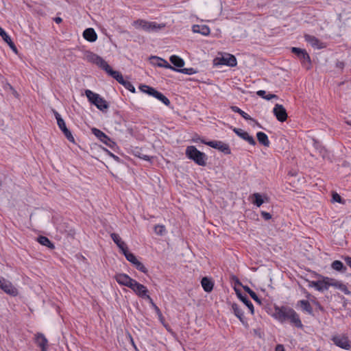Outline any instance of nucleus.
I'll list each match as a JSON object with an SVG mask.
<instances>
[{
	"instance_id": "7ed1b4c3",
	"label": "nucleus",
	"mask_w": 351,
	"mask_h": 351,
	"mask_svg": "<svg viewBox=\"0 0 351 351\" xmlns=\"http://www.w3.org/2000/svg\"><path fill=\"white\" fill-rule=\"evenodd\" d=\"M84 59L90 63L97 65L104 70L108 75L113 69L110 66L99 56L93 52L87 51L84 54Z\"/></svg>"
},
{
	"instance_id": "a878e982",
	"label": "nucleus",
	"mask_w": 351,
	"mask_h": 351,
	"mask_svg": "<svg viewBox=\"0 0 351 351\" xmlns=\"http://www.w3.org/2000/svg\"><path fill=\"white\" fill-rule=\"evenodd\" d=\"M194 33H199L204 36H208L210 32V28L206 25H194L192 27Z\"/></svg>"
},
{
	"instance_id": "ea45409f",
	"label": "nucleus",
	"mask_w": 351,
	"mask_h": 351,
	"mask_svg": "<svg viewBox=\"0 0 351 351\" xmlns=\"http://www.w3.org/2000/svg\"><path fill=\"white\" fill-rule=\"evenodd\" d=\"M341 283L342 282L340 280L330 278V287H332L338 289Z\"/></svg>"
},
{
	"instance_id": "b1692460",
	"label": "nucleus",
	"mask_w": 351,
	"mask_h": 351,
	"mask_svg": "<svg viewBox=\"0 0 351 351\" xmlns=\"http://www.w3.org/2000/svg\"><path fill=\"white\" fill-rule=\"evenodd\" d=\"M317 291H324L328 290L330 287V278L322 276L320 280H317Z\"/></svg>"
},
{
	"instance_id": "de8ad7c7",
	"label": "nucleus",
	"mask_w": 351,
	"mask_h": 351,
	"mask_svg": "<svg viewBox=\"0 0 351 351\" xmlns=\"http://www.w3.org/2000/svg\"><path fill=\"white\" fill-rule=\"evenodd\" d=\"M2 38L8 45L12 42L11 38L8 34Z\"/></svg>"
},
{
	"instance_id": "c756f323",
	"label": "nucleus",
	"mask_w": 351,
	"mask_h": 351,
	"mask_svg": "<svg viewBox=\"0 0 351 351\" xmlns=\"http://www.w3.org/2000/svg\"><path fill=\"white\" fill-rule=\"evenodd\" d=\"M170 62L176 67L182 68L184 65V61L180 57L173 55L169 58Z\"/></svg>"
},
{
	"instance_id": "5701e85b",
	"label": "nucleus",
	"mask_w": 351,
	"mask_h": 351,
	"mask_svg": "<svg viewBox=\"0 0 351 351\" xmlns=\"http://www.w3.org/2000/svg\"><path fill=\"white\" fill-rule=\"evenodd\" d=\"M83 37L88 42H95L97 39V35L93 28H87L83 32Z\"/></svg>"
},
{
	"instance_id": "bf43d9fd",
	"label": "nucleus",
	"mask_w": 351,
	"mask_h": 351,
	"mask_svg": "<svg viewBox=\"0 0 351 351\" xmlns=\"http://www.w3.org/2000/svg\"><path fill=\"white\" fill-rule=\"evenodd\" d=\"M54 21L56 23H60L62 22V20L60 17H56L55 18Z\"/></svg>"
},
{
	"instance_id": "f3484780",
	"label": "nucleus",
	"mask_w": 351,
	"mask_h": 351,
	"mask_svg": "<svg viewBox=\"0 0 351 351\" xmlns=\"http://www.w3.org/2000/svg\"><path fill=\"white\" fill-rule=\"evenodd\" d=\"M232 130L238 136L247 141L249 144L252 145H256V141L253 136H250L247 132L236 128H234Z\"/></svg>"
},
{
	"instance_id": "8fccbe9b",
	"label": "nucleus",
	"mask_w": 351,
	"mask_h": 351,
	"mask_svg": "<svg viewBox=\"0 0 351 351\" xmlns=\"http://www.w3.org/2000/svg\"><path fill=\"white\" fill-rule=\"evenodd\" d=\"M274 351H285L284 346L282 344H278L276 346Z\"/></svg>"
},
{
	"instance_id": "37998d69",
	"label": "nucleus",
	"mask_w": 351,
	"mask_h": 351,
	"mask_svg": "<svg viewBox=\"0 0 351 351\" xmlns=\"http://www.w3.org/2000/svg\"><path fill=\"white\" fill-rule=\"evenodd\" d=\"M332 201L338 203H342V199L341 196L337 193L332 194Z\"/></svg>"
},
{
	"instance_id": "f704fd0d",
	"label": "nucleus",
	"mask_w": 351,
	"mask_h": 351,
	"mask_svg": "<svg viewBox=\"0 0 351 351\" xmlns=\"http://www.w3.org/2000/svg\"><path fill=\"white\" fill-rule=\"evenodd\" d=\"M230 108L233 112L239 113L245 120H253L248 114L240 109L239 107L233 106H231Z\"/></svg>"
},
{
	"instance_id": "69168bd1",
	"label": "nucleus",
	"mask_w": 351,
	"mask_h": 351,
	"mask_svg": "<svg viewBox=\"0 0 351 351\" xmlns=\"http://www.w3.org/2000/svg\"><path fill=\"white\" fill-rule=\"evenodd\" d=\"M160 319H162V315L161 317H159Z\"/></svg>"
},
{
	"instance_id": "6ab92c4d",
	"label": "nucleus",
	"mask_w": 351,
	"mask_h": 351,
	"mask_svg": "<svg viewBox=\"0 0 351 351\" xmlns=\"http://www.w3.org/2000/svg\"><path fill=\"white\" fill-rule=\"evenodd\" d=\"M151 62L152 64L155 66H158L159 67H163L166 69H169L171 70H176V69L169 64L167 60L162 59L161 58L157 56H153L151 58Z\"/></svg>"
},
{
	"instance_id": "393cba45",
	"label": "nucleus",
	"mask_w": 351,
	"mask_h": 351,
	"mask_svg": "<svg viewBox=\"0 0 351 351\" xmlns=\"http://www.w3.org/2000/svg\"><path fill=\"white\" fill-rule=\"evenodd\" d=\"M264 198L267 199L266 196H263L258 193H254L250 196L252 203L257 207H260L265 202Z\"/></svg>"
},
{
	"instance_id": "39448f33",
	"label": "nucleus",
	"mask_w": 351,
	"mask_h": 351,
	"mask_svg": "<svg viewBox=\"0 0 351 351\" xmlns=\"http://www.w3.org/2000/svg\"><path fill=\"white\" fill-rule=\"evenodd\" d=\"M85 95L90 103L95 105L100 110H106L108 108L107 101L99 94L93 92L90 90H86Z\"/></svg>"
},
{
	"instance_id": "c9c22d12",
	"label": "nucleus",
	"mask_w": 351,
	"mask_h": 351,
	"mask_svg": "<svg viewBox=\"0 0 351 351\" xmlns=\"http://www.w3.org/2000/svg\"><path fill=\"white\" fill-rule=\"evenodd\" d=\"M239 298L247 306L251 313H254V306L252 303L249 300V299L246 296H242L239 295Z\"/></svg>"
},
{
	"instance_id": "4c0bfd02",
	"label": "nucleus",
	"mask_w": 351,
	"mask_h": 351,
	"mask_svg": "<svg viewBox=\"0 0 351 351\" xmlns=\"http://www.w3.org/2000/svg\"><path fill=\"white\" fill-rule=\"evenodd\" d=\"M166 228L165 226L156 225L154 227V232L158 235H163L165 233Z\"/></svg>"
},
{
	"instance_id": "72a5a7b5",
	"label": "nucleus",
	"mask_w": 351,
	"mask_h": 351,
	"mask_svg": "<svg viewBox=\"0 0 351 351\" xmlns=\"http://www.w3.org/2000/svg\"><path fill=\"white\" fill-rule=\"evenodd\" d=\"M122 253L124 254L127 261L133 265H134L138 261L134 254L129 252L128 248L125 250V251H123Z\"/></svg>"
},
{
	"instance_id": "5fc2aeb1",
	"label": "nucleus",
	"mask_w": 351,
	"mask_h": 351,
	"mask_svg": "<svg viewBox=\"0 0 351 351\" xmlns=\"http://www.w3.org/2000/svg\"><path fill=\"white\" fill-rule=\"evenodd\" d=\"M153 307L154 308V309L156 311V313L158 315V316L161 317L162 316V313H161L160 309L158 308V307L156 304H154Z\"/></svg>"
},
{
	"instance_id": "864d4df0",
	"label": "nucleus",
	"mask_w": 351,
	"mask_h": 351,
	"mask_svg": "<svg viewBox=\"0 0 351 351\" xmlns=\"http://www.w3.org/2000/svg\"><path fill=\"white\" fill-rule=\"evenodd\" d=\"M310 286L314 287L316 290H317V281H311L310 282Z\"/></svg>"
},
{
	"instance_id": "f257e3e1",
	"label": "nucleus",
	"mask_w": 351,
	"mask_h": 351,
	"mask_svg": "<svg viewBox=\"0 0 351 351\" xmlns=\"http://www.w3.org/2000/svg\"><path fill=\"white\" fill-rule=\"evenodd\" d=\"M274 316L281 323L289 321L297 328L302 327L298 314L291 308L287 306L275 307Z\"/></svg>"
},
{
	"instance_id": "423d86ee",
	"label": "nucleus",
	"mask_w": 351,
	"mask_h": 351,
	"mask_svg": "<svg viewBox=\"0 0 351 351\" xmlns=\"http://www.w3.org/2000/svg\"><path fill=\"white\" fill-rule=\"evenodd\" d=\"M139 89L142 92L147 93L148 95H152V96L154 97L155 98L158 99V100L162 101L166 106H169L170 104V101L167 97H165L163 94H162L161 93L157 91L156 90H155L154 88H153L149 86L141 85L139 86Z\"/></svg>"
},
{
	"instance_id": "412c9836",
	"label": "nucleus",
	"mask_w": 351,
	"mask_h": 351,
	"mask_svg": "<svg viewBox=\"0 0 351 351\" xmlns=\"http://www.w3.org/2000/svg\"><path fill=\"white\" fill-rule=\"evenodd\" d=\"M291 51L295 53L298 56V58L302 60L304 63H310V56L304 49H302L298 47H292Z\"/></svg>"
},
{
	"instance_id": "473e14b6",
	"label": "nucleus",
	"mask_w": 351,
	"mask_h": 351,
	"mask_svg": "<svg viewBox=\"0 0 351 351\" xmlns=\"http://www.w3.org/2000/svg\"><path fill=\"white\" fill-rule=\"evenodd\" d=\"M298 305H300L302 307V308L303 309V311H306L307 313H308L310 314L312 313L313 308H312L310 303L307 300H300L298 302Z\"/></svg>"
},
{
	"instance_id": "0eeeda50",
	"label": "nucleus",
	"mask_w": 351,
	"mask_h": 351,
	"mask_svg": "<svg viewBox=\"0 0 351 351\" xmlns=\"http://www.w3.org/2000/svg\"><path fill=\"white\" fill-rule=\"evenodd\" d=\"M53 114L57 121V124L60 129V130L63 132L66 138L70 141L73 143L74 138L71 134V132L68 130L66 126V123L63 119L61 117V115L55 110H53Z\"/></svg>"
},
{
	"instance_id": "e433bc0d",
	"label": "nucleus",
	"mask_w": 351,
	"mask_h": 351,
	"mask_svg": "<svg viewBox=\"0 0 351 351\" xmlns=\"http://www.w3.org/2000/svg\"><path fill=\"white\" fill-rule=\"evenodd\" d=\"M244 289L250 294V295L251 296V298L255 301L258 304H261V300L259 299V298L258 297V295H256V293L252 291L250 288H249L248 287H246L244 288Z\"/></svg>"
},
{
	"instance_id": "0e129e2a",
	"label": "nucleus",
	"mask_w": 351,
	"mask_h": 351,
	"mask_svg": "<svg viewBox=\"0 0 351 351\" xmlns=\"http://www.w3.org/2000/svg\"><path fill=\"white\" fill-rule=\"evenodd\" d=\"M346 123L349 125H351V121H346Z\"/></svg>"
},
{
	"instance_id": "c85d7f7f",
	"label": "nucleus",
	"mask_w": 351,
	"mask_h": 351,
	"mask_svg": "<svg viewBox=\"0 0 351 351\" xmlns=\"http://www.w3.org/2000/svg\"><path fill=\"white\" fill-rule=\"evenodd\" d=\"M256 137L258 141V142L263 145L265 147H269L270 142L269 141L267 135L263 132H258L256 134Z\"/></svg>"
},
{
	"instance_id": "ddd939ff",
	"label": "nucleus",
	"mask_w": 351,
	"mask_h": 351,
	"mask_svg": "<svg viewBox=\"0 0 351 351\" xmlns=\"http://www.w3.org/2000/svg\"><path fill=\"white\" fill-rule=\"evenodd\" d=\"M273 113L280 122H284L287 119L286 109L281 104H276L273 109Z\"/></svg>"
},
{
	"instance_id": "a18cd8bd",
	"label": "nucleus",
	"mask_w": 351,
	"mask_h": 351,
	"mask_svg": "<svg viewBox=\"0 0 351 351\" xmlns=\"http://www.w3.org/2000/svg\"><path fill=\"white\" fill-rule=\"evenodd\" d=\"M256 95H258L259 97L265 99V97H266V91L263 90H258L256 92Z\"/></svg>"
},
{
	"instance_id": "cd10ccee",
	"label": "nucleus",
	"mask_w": 351,
	"mask_h": 351,
	"mask_svg": "<svg viewBox=\"0 0 351 351\" xmlns=\"http://www.w3.org/2000/svg\"><path fill=\"white\" fill-rule=\"evenodd\" d=\"M201 285L206 292H210L214 286L213 281L207 277H204L202 279Z\"/></svg>"
},
{
	"instance_id": "79ce46f5",
	"label": "nucleus",
	"mask_w": 351,
	"mask_h": 351,
	"mask_svg": "<svg viewBox=\"0 0 351 351\" xmlns=\"http://www.w3.org/2000/svg\"><path fill=\"white\" fill-rule=\"evenodd\" d=\"M339 290L342 291L346 295H350L351 292L348 290L347 286L343 284V282L341 284V285L338 288Z\"/></svg>"
},
{
	"instance_id": "aec40b11",
	"label": "nucleus",
	"mask_w": 351,
	"mask_h": 351,
	"mask_svg": "<svg viewBox=\"0 0 351 351\" xmlns=\"http://www.w3.org/2000/svg\"><path fill=\"white\" fill-rule=\"evenodd\" d=\"M35 341L38 346L41 348V351H47L48 341L42 333H37L35 335Z\"/></svg>"
},
{
	"instance_id": "603ef678",
	"label": "nucleus",
	"mask_w": 351,
	"mask_h": 351,
	"mask_svg": "<svg viewBox=\"0 0 351 351\" xmlns=\"http://www.w3.org/2000/svg\"><path fill=\"white\" fill-rule=\"evenodd\" d=\"M346 264L351 268V257L346 256L344 258Z\"/></svg>"
},
{
	"instance_id": "1a4fd4ad",
	"label": "nucleus",
	"mask_w": 351,
	"mask_h": 351,
	"mask_svg": "<svg viewBox=\"0 0 351 351\" xmlns=\"http://www.w3.org/2000/svg\"><path fill=\"white\" fill-rule=\"evenodd\" d=\"M109 75L115 79L119 84L123 85L127 90L132 93H135L136 89L131 82L125 80L122 74L117 71L112 70L110 71Z\"/></svg>"
},
{
	"instance_id": "4d7b16f0",
	"label": "nucleus",
	"mask_w": 351,
	"mask_h": 351,
	"mask_svg": "<svg viewBox=\"0 0 351 351\" xmlns=\"http://www.w3.org/2000/svg\"><path fill=\"white\" fill-rule=\"evenodd\" d=\"M8 34L5 32V31L4 29L1 30L0 32V36L3 38L5 37Z\"/></svg>"
},
{
	"instance_id": "9b49d317",
	"label": "nucleus",
	"mask_w": 351,
	"mask_h": 351,
	"mask_svg": "<svg viewBox=\"0 0 351 351\" xmlns=\"http://www.w3.org/2000/svg\"><path fill=\"white\" fill-rule=\"evenodd\" d=\"M91 132L99 140H100L107 146L113 147V146L115 145L114 142L100 130L93 128L91 129Z\"/></svg>"
},
{
	"instance_id": "338daca9",
	"label": "nucleus",
	"mask_w": 351,
	"mask_h": 351,
	"mask_svg": "<svg viewBox=\"0 0 351 351\" xmlns=\"http://www.w3.org/2000/svg\"><path fill=\"white\" fill-rule=\"evenodd\" d=\"M3 29L0 27V32L3 30Z\"/></svg>"
},
{
	"instance_id": "13d9d810",
	"label": "nucleus",
	"mask_w": 351,
	"mask_h": 351,
	"mask_svg": "<svg viewBox=\"0 0 351 351\" xmlns=\"http://www.w3.org/2000/svg\"><path fill=\"white\" fill-rule=\"evenodd\" d=\"M8 34L5 32V31L4 29L1 30L0 32V36L3 38L5 37Z\"/></svg>"
},
{
	"instance_id": "f8f14e48",
	"label": "nucleus",
	"mask_w": 351,
	"mask_h": 351,
	"mask_svg": "<svg viewBox=\"0 0 351 351\" xmlns=\"http://www.w3.org/2000/svg\"><path fill=\"white\" fill-rule=\"evenodd\" d=\"M129 288L131 289L136 295L142 298H145L146 294L148 293L147 287L138 282L136 280H134Z\"/></svg>"
},
{
	"instance_id": "49530a36",
	"label": "nucleus",
	"mask_w": 351,
	"mask_h": 351,
	"mask_svg": "<svg viewBox=\"0 0 351 351\" xmlns=\"http://www.w3.org/2000/svg\"><path fill=\"white\" fill-rule=\"evenodd\" d=\"M272 99H278V96L274 94H268L266 95V97H265V99L266 100H271Z\"/></svg>"
},
{
	"instance_id": "4be33fe9",
	"label": "nucleus",
	"mask_w": 351,
	"mask_h": 351,
	"mask_svg": "<svg viewBox=\"0 0 351 351\" xmlns=\"http://www.w3.org/2000/svg\"><path fill=\"white\" fill-rule=\"evenodd\" d=\"M111 239L113 240V241L116 243L117 247L119 248V250L123 252V251H125L127 250L128 245L127 244L121 239L120 236L117 233H112L110 234Z\"/></svg>"
},
{
	"instance_id": "6e6552de",
	"label": "nucleus",
	"mask_w": 351,
	"mask_h": 351,
	"mask_svg": "<svg viewBox=\"0 0 351 351\" xmlns=\"http://www.w3.org/2000/svg\"><path fill=\"white\" fill-rule=\"evenodd\" d=\"M331 340L335 345L342 349L350 350L351 348L350 341L346 335H333Z\"/></svg>"
},
{
	"instance_id": "a19ab883",
	"label": "nucleus",
	"mask_w": 351,
	"mask_h": 351,
	"mask_svg": "<svg viewBox=\"0 0 351 351\" xmlns=\"http://www.w3.org/2000/svg\"><path fill=\"white\" fill-rule=\"evenodd\" d=\"M175 71H176L178 72H180V73H182L187 74V75H191V74H193L195 73L194 69L193 68H189V69H176Z\"/></svg>"
},
{
	"instance_id": "20e7f679",
	"label": "nucleus",
	"mask_w": 351,
	"mask_h": 351,
	"mask_svg": "<svg viewBox=\"0 0 351 351\" xmlns=\"http://www.w3.org/2000/svg\"><path fill=\"white\" fill-rule=\"evenodd\" d=\"M186 155L189 159L193 160L199 166H205L206 165V155L204 152L199 151L195 146H188L186 149Z\"/></svg>"
},
{
	"instance_id": "2eb2a0df",
	"label": "nucleus",
	"mask_w": 351,
	"mask_h": 351,
	"mask_svg": "<svg viewBox=\"0 0 351 351\" xmlns=\"http://www.w3.org/2000/svg\"><path fill=\"white\" fill-rule=\"evenodd\" d=\"M114 279L120 285H123L128 288L130 287L134 280L130 278L128 274L123 273L117 274L114 276Z\"/></svg>"
},
{
	"instance_id": "f03ea898",
	"label": "nucleus",
	"mask_w": 351,
	"mask_h": 351,
	"mask_svg": "<svg viewBox=\"0 0 351 351\" xmlns=\"http://www.w3.org/2000/svg\"><path fill=\"white\" fill-rule=\"evenodd\" d=\"M132 25L137 29H142L149 33L157 32L165 27V24H159L156 22L147 21L143 19L134 21L132 23Z\"/></svg>"
},
{
	"instance_id": "9d476101",
	"label": "nucleus",
	"mask_w": 351,
	"mask_h": 351,
	"mask_svg": "<svg viewBox=\"0 0 351 351\" xmlns=\"http://www.w3.org/2000/svg\"><path fill=\"white\" fill-rule=\"evenodd\" d=\"M202 143H204L210 147L215 148L216 149L219 150L225 154H230L231 153L230 148L227 143H225L220 141H204L203 140L201 141Z\"/></svg>"
},
{
	"instance_id": "dca6fc26",
	"label": "nucleus",
	"mask_w": 351,
	"mask_h": 351,
	"mask_svg": "<svg viewBox=\"0 0 351 351\" xmlns=\"http://www.w3.org/2000/svg\"><path fill=\"white\" fill-rule=\"evenodd\" d=\"M0 289L10 295H15L17 293V290L12 284L4 278L0 279Z\"/></svg>"
},
{
	"instance_id": "7c9ffc66",
	"label": "nucleus",
	"mask_w": 351,
	"mask_h": 351,
	"mask_svg": "<svg viewBox=\"0 0 351 351\" xmlns=\"http://www.w3.org/2000/svg\"><path fill=\"white\" fill-rule=\"evenodd\" d=\"M331 267L332 269L339 272H345L346 271V267L340 261H333L331 264Z\"/></svg>"
},
{
	"instance_id": "c03bdc74",
	"label": "nucleus",
	"mask_w": 351,
	"mask_h": 351,
	"mask_svg": "<svg viewBox=\"0 0 351 351\" xmlns=\"http://www.w3.org/2000/svg\"><path fill=\"white\" fill-rule=\"evenodd\" d=\"M261 216L265 219L269 220L271 218V215L270 213L265 212V211H261Z\"/></svg>"
},
{
	"instance_id": "a211bd4d",
	"label": "nucleus",
	"mask_w": 351,
	"mask_h": 351,
	"mask_svg": "<svg viewBox=\"0 0 351 351\" xmlns=\"http://www.w3.org/2000/svg\"><path fill=\"white\" fill-rule=\"evenodd\" d=\"M304 39L314 49H319L324 47V44L314 36L306 34Z\"/></svg>"
},
{
	"instance_id": "09e8293b",
	"label": "nucleus",
	"mask_w": 351,
	"mask_h": 351,
	"mask_svg": "<svg viewBox=\"0 0 351 351\" xmlns=\"http://www.w3.org/2000/svg\"><path fill=\"white\" fill-rule=\"evenodd\" d=\"M8 45L14 52L17 53V49L13 42L9 43Z\"/></svg>"
},
{
	"instance_id": "052dcab7",
	"label": "nucleus",
	"mask_w": 351,
	"mask_h": 351,
	"mask_svg": "<svg viewBox=\"0 0 351 351\" xmlns=\"http://www.w3.org/2000/svg\"><path fill=\"white\" fill-rule=\"evenodd\" d=\"M10 89L12 90L14 95L17 97L18 93H16V91L11 86H10Z\"/></svg>"
},
{
	"instance_id": "58836bf2",
	"label": "nucleus",
	"mask_w": 351,
	"mask_h": 351,
	"mask_svg": "<svg viewBox=\"0 0 351 351\" xmlns=\"http://www.w3.org/2000/svg\"><path fill=\"white\" fill-rule=\"evenodd\" d=\"M135 267L141 271V272L144 273V274H146L147 272V268L145 267V265L141 263L139 261H138L134 265Z\"/></svg>"
},
{
	"instance_id": "e2e57ef3",
	"label": "nucleus",
	"mask_w": 351,
	"mask_h": 351,
	"mask_svg": "<svg viewBox=\"0 0 351 351\" xmlns=\"http://www.w3.org/2000/svg\"><path fill=\"white\" fill-rule=\"evenodd\" d=\"M131 342L132 343V346L136 349V346L134 344V341H133V339L132 338H131Z\"/></svg>"
},
{
	"instance_id": "4468645a",
	"label": "nucleus",
	"mask_w": 351,
	"mask_h": 351,
	"mask_svg": "<svg viewBox=\"0 0 351 351\" xmlns=\"http://www.w3.org/2000/svg\"><path fill=\"white\" fill-rule=\"evenodd\" d=\"M218 60L219 64L226 65L231 67H234L237 64V61L235 56L230 53H226L225 55L219 58Z\"/></svg>"
},
{
	"instance_id": "6e6d98bb",
	"label": "nucleus",
	"mask_w": 351,
	"mask_h": 351,
	"mask_svg": "<svg viewBox=\"0 0 351 351\" xmlns=\"http://www.w3.org/2000/svg\"><path fill=\"white\" fill-rule=\"evenodd\" d=\"M106 151L108 152V154H109L112 158H114V159H115V160H118V159H119V157H118V156H115L114 154H112V153L110 152H109V151H108V150H106Z\"/></svg>"
},
{
	"instance_id": "3c124183",
	"label": "nucleus",
	"mask_w": 351,
	"mask_h": 351,
	"mask_svg": "<svg viewBox=\"0 0 351 351\" xmlns=\"http://www.w3.org/2000/svg\"><path fill=\"white\" fill-rule=\"evenodd\" d=\"M144 298L147 299L149 302V303L152 304V306H154V304H154L152 298L148 295V293L146 294L145 298Z\"/></svg>"
},
{
	"instance_id": "2f4dec72",
	"label": "nucleus",
	"mask_w": 351,
	"mask_h": 351,
	"mask_svg": "<svg viewBox=\"0 0 351 351\" xmlns=\"http://www.w3.org/2000/svg\"><path fill=\"white\" fill-rule=\"evenodd\" d=\"M38 242L45 246L48 247L50 249H54L55 246L50 241V240L44 236H40L37 239Z\"/></svg>"
},
{
	"instance_id": "bb28decb",
	"label": "nucleus",
	"mask_w": 351,
	"mask_h": 351,
	"mask_svg": "<svg viewBox=\"0 0 351 351\" xmlns=\"http://www.w3.org/2000/svg\"><path fill=\"white\" fill-rule=\"evenodd\" d=\"M232 309L235 316H237L242 322V324L245 325L246 324V322L245 321L243 312L242 309L239 307V306L237 304L233 303L232 304Z\"/></svg>"
},
{
	"instance_id": "680f3d73",
	"label": "nucleus",
	"mask_w": 351,
	"mask_h": 351,
	"mask_svg": "<svg viewBox=\"0 0 351 351\" xmlns=\"http://www.w3.org/2000/svg\"><path fill=\"white\" fill-rule=\"evenodd\" d=\"M143 158L145 160H149V157L147 155H145Z\"/></svg>"
}]
</instances>
